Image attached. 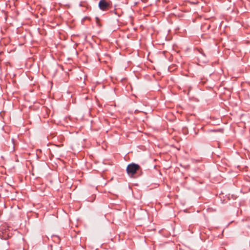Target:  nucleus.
Segmentation results:
<instances>
[{
    "label": "nucleus",
    "mask_w": 250,
    "mask_h": 250,
    "mask_svg": "<svg viewBox=\"0 0 250 250\" xmlns=\"http://www.w3.org/2000/svg\"><path fill=\"white\" fill-rule=\"evenodd\" d=\"M140 166L134 163L130 164L127 167V173L129 176H133L136 173L137 170H138Z\"/></svg>",
    "instance_id": "obj_1"
},
{
    "label": "nucleus",
    "mask_w": 250,
    "mask_h": 250,
    "mask_svg": "<svg viewBox=\"0 0 250 250\" xmlns=\"http://www.w3.org/2000/svg\"><path fill=\"white\" fill-rule=\"evenodd\" d=\"M109 5V4L105 0H101L99 3V7L102 10H105Z\"/></svg>",
    "instance_id": "obj_2"
}]
</instances>
